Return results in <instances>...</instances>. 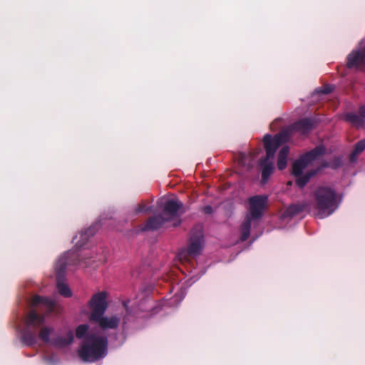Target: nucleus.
Instances as JSON below:
<instances>
[{"mask_svg": "<svg viewBox=\"0 0 365 365\" xmlns=\"http://www.w3.org/2000/svg\"><path fill=\"white\" fill-rule=\"evenodd\" d=\"M267 197L257 195L249 200V209L247 220L243 224L242 240H245L250 233V220L259 218L267 207Z\"/></svg>", "mask_w": 365, "mask_h": 365, "instance_id": "6", "label": "nucleus"}, {"mask_svg": "<svg viewBox=\"0 0 365 365\" xmlns=\"http://www.w3.org/2000/svg\"><path fill=\"white\" fill-rule=\"evenodd\" d=\"M296 127L301 130L302 133H305L312 128V123L310 120L304 119L298 122Z\"/></svg>", "mask_w": 365, "mask_h": 365, "instance_id": "18", "label": "nucleus"}, {"mask_svg": "<svg viewBox=\"0 0 365 365\" xmlns=\"http://www.w3.org/2000/svg\"><path fill=\"white\" fill-rule=\"evenodd\" d=\"M43 360L48 365H53L57 361V359H53L48 356L44 357Z\"/></svg>", "mask_w": 365, "mask_h": 365, "instance_id": "21", "label": "nucleus"}, {"mask_svg": "<svg viewBox=\"0 0 365 365\" xmlns=\"http://www.w3.org/2000/svg\"><path fill=\"white\" fill-rule=\"evenodd\" d=\"M43 317L38 315L34 311H31L26 319V324L34 327L40 326L43 324Z\"/></svg>", "mask_w": 365, "mask_h": 365, "instance_id": "14", "label": "nucleus"}, {"mask_svg": "<svg viewBox=\"0 0 365 365\" xmlns=\"http://www.w3.org/2000/svg\"><path fill=\"white\" fill-rule=\"evenodd\" d=\"M31 304L34 307L38 305L43 306L49 312L53 310L56 304L53 300L40 296H34L31 299Z\"/></svg>", "mask_w": 365, "mask_h": 365, "instance_id": "11", "label": "nucleus"}, {"mask_svg": "<svg viewBox=\"0 0 365 365\" xmlns=\"http://www.w3.org/2000/svg\"><path fill=\"white\" fill-rule=\"evenodd\" d=\"M324 153V147L319 146L293 163L292 173L296 177V183L299 187H303L317 172L314 167Z\"/></svg>", "mask_w": 365, "mask_h": 365, "instance_id": "2", "label": "nucleus"}, {"mask_svg": "<svg viewBox=\"0 0 365 365\" xmlns=\"http://www.w3.org/2000/svg\"><path fill=\"white\" fill-rule=\"evenodd\" d=\"M147 210L145 208H144L142 206H140L138 211V212H143V211H146Z\"/></svg>", "mask_w": 365, "mask_h": 365, "instance_id": "23", "label": "nucleus"}, {"mask_svg": "<svg viewBox=\"0 0 365 365\" xmlns=\"http://www.w3.org/2000/svg\"><path fill=\"white\" fill-rule=\"evenodd\" d=\"M53 329L48 327H43L39 332V338L43 341H49V336L53 332Z\"/></svg>", "mask_w": 365, "mask_h": 365, "instance_id": "20", "label": "nucleus"}, {"mask_svg": "<svg viewBox=\"0 0 365 365\" xmlns=\"http://www.w3.org/2000/svg\"><path fill=\"white\" fill-rule=\"evenodd\" d=\"M73 340V334L72 331H68L63 336L55 339L52 344L58 348H62L70 344Z\"/></svg>", "mask_w": 365, "mask_h": 365, "instance_id": "13", "label": "nucleus"}, {"mask_svg": "<svg viewBox=\"0 0 365 365\" xmlns=\"http://www.w3.org/2000/svg\"><path fill=\"white\" fill-rule=\"evenodd\" d=\"M365 149V139L359 141L355 146V148L350 156V160L354 161L357 155Z\"/></svg>", "mask_w": 365, "mask_h": 365, "instance_id": "19", "label": "nucleus"}, {"mask_svg": "<svg viewBox=\"0 0 365 365\" xmlns=\"http://www.w3.org/2000/svg\"><path fill=\"white\" fill-rule=\"evenodd\" d=\"M108 293L106 291L93 294L87 304L89 309L88 317L91 322L98 319L99 316L103 315L108 307Z\"/></svg>", "mask_w": 365, "mask_h": 365, "instance_id": "7", "label": "nucleus"}, {"mask_svg": "<svg viewBox=\"0 0 365 365\" xmlns=\"http://www.w3.org/2000/svg\"><path fill=\"white\" fill-rule=\"evenodd\" d=\"M182 205L178 200H168L164 206L163 216L151 218L146 225L147 230H155L159 228L165 222L173 221V225L180 224L179 215L182 212Z\"/></svg>", "mask_w": 365, "mask_h": 365, "instance_id": "5", "label": "nucleus"}, {"mask_svg": "<svg viewBox=\"0 0 365 365\" xmlns=\"http://www.w3.org/2000/svg\"><path fill=\"white\" fill-rule=\"evenodd\" d=\"M349 68H363L365 66V46L361 51H353L347 58Z\"/></svg>", "mask_w": 365, "mask_h": 365, "instance_id": "9", "label": "nucleus"}, {"mask_svg": "<svg viewBox=\"0 0 365 365\" xmlns=\"http://www.w3.org/2000/svg\"><path fill=\"white\" fill-rule=\"evenodd\" d=\"M205 212L206 213H211L212 212V207L210 206H207L205 207Z\"/></svg>", "mask_w": 365, "mask_h": 365, "instance_id": "22", "label": "nucleus"}, {"mask_svg": "<svg viewBox=\"0 0 365 365\" xmlns=\"http://www.w3.org/2000/svg\"><path fill=\"white\" fill-rule=\"evenodd\" d=\"M314 214L319 218L331 215L337 207L335 191L329 187H320L315 192Z\"/></svg>", "mask_w": 365, "mask_h": 365, "instance_id": "4", "label": "nucleus"}, {"mask_svg": "<svg viewBox=\"0 0 365 365\" xmlns=\"http://www.w3.org/2000/svg\"><path fill=\"white\" fill-rule=\"evenodd\" d=\"M91 322L96 323L103 329H111L118 326L120 319L115 315L104 316L103 314L99 316L98 319H93Z\"/></svg>", "mask_w": 365, "mask_h": 365, "instance_id": "10", "label": "nucleus"}, {"mask_svg": "<svg viewBox=\"0 0 365 365\" xmlns=\"http://www.w3.org/2000/svg\"><path fill=\"white\" fill-rule=\"evenodd\" d=\"M365 118V106L359 109V114L348 113L346 115V120L356 127L361 126L364 123V118Z\"/></svg>", "mask_w": 365, "mask_h": 365, "instance_id": "12", "label": "nucleus"}, {"mask_svg": "<svg viewBox=\"0 0 365 365\" xmlns=\"http://www.w3.org/2000/svg\"><path fill=\"white\" fill-rule=\"evenodd\" d=\"M339 163H336V164H334V165H331V166H332L333 168H336V167H337V166H339Z\"/></svg>", "mask_w": 365, "mask_h": 365, "instance_id": "24", "label": "nucleus"}, {"mask_svg": "<svg viewBox=\"0 0 365 365\" xmlns=\"http://www.w3.org/2000/svg\"><path fill=\"white\" fill-rule=\"evenodd\" d=\"M289 133L287 130H284L272 138L269 135H266L264 137V144L266 149V158L260 162L262 167V180L265 182L269 176L272 174L273 170L272 159L274 157L276 150L282 143L287 142L289 138Z\"/></svg>", "mask_w": 365, "mask_h": 365, "instance_id": "3", "label": "nucleus"}, {"mask_svg": "<svg viewBox=\"0 0 365 365\" xmlns=\"http://www.w3.org/2000/svg\"><path fill=\"white\" fill-rule=\"evenodd\" d=\"M258 150L255 153H250L249 155L242 154L239 158V162L248 168L252 166V161L255 158V155L258 153Z\"/></svg>", "mask_w": 365, "mask_h": 365, "instance_id": "16", "label": "nucleus"}, {"mask_svg": "<svg viewBox=\"0 0 365 365\" xmlns=\"http://www.w3.org/2000/svg\"><path fill=\"white\" fill-rule=\"evenodd\" d=\"M289 153L288 147H283L278 155L277 167L279 170H283L287 166V156Z\"/></svg>", "mask_w": 365, "mask_h": 365, "instance_id": "15", "label": "nucleus"}, {"mask_svg": "<svg viewBox=\"0 0 365 365\" xmlns=\"http://www.w3.org/2000/svg\"><path fill=\"white\" fill-rule=\"evenodd\" d=\"M57 288L59 292V293L65 297H70L72 295V292L68 287V286L64 283L63 282L58 280L57 283Z\"/></svg>", "mask_w": 365, "mask_h": 365, "instance_id": "17", "label": "nucleus"}, {"mask_svg": "<svg viewBox=\"0 0 365 365\" xmlns=\"http://www.w3.org/2000/svg\"><path fill=\"white\" fill-rule=\"evenodd\" d=\"M88 329V324H81L76 329V336L78 339L85 337V341L78 350L80 358L84 361L93 362L106 355L107 339L89 334Z\"/></svg>", "mask_w": 365, "mask_h": 365, "instance_id": "1", "label": "nucleus"}, {"mask_svg": "<svg viewBox=\"0 0 365 365\" xmlns=\"http://www.w3.org/2000/svg\"><path fill=\"white\" fill-rule=\"evenodd\" d=\"M203 245L202 228V226L198 225L192 231L187 250L179 252L178 257L180 260H187V254L190 257L198 255L203 248Z\"/></svg>", "mask_w": 365, "mask_h": 365, "instance_id": "8", "label": "nucleus"}]
</instances>
